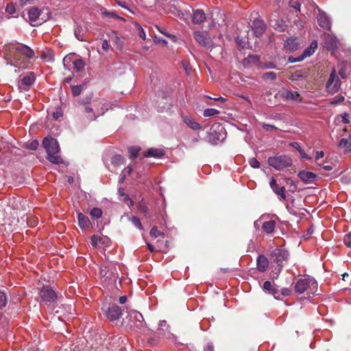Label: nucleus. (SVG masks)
<instances>
[{
    "label": "nucleus",
    "mask_w": 351,
    "mask_h": 351,
    "mask_svg": "<svg viewBox=\"0 0 351 351\" xmlns=\"http://www.w3.org/2000/svg\"><path fill=\"white\" fill-rule=\"evenodd\" d=\"M77 112L82 119L86 121L95 120L98 116L101 115L107 110V106L100 99L93 100L86 97L78 101Z\"/></svg>",
    "instance_id": "f257e3e1"
},
{
    "label": "nucleus",
    "mask_w": 351,
    "mask_h": 351,
    "mask_svg": "<svg viewBox=\"0 0 351 351\" xmlns=\"http://www.w3.org/2000/svg\"><path fill=\"white\" fill-rule=\"evenodd\" d=\"M43 145L47 153V159L53 164H60L62 158L59 155L60 147L57 140L53 137H45Z\"/></svg>",
    "instance_id": "f03ea898"
},
{
    "label": "nucleus",
    "mask_w": 351,
    "mask_h": 351,
    "mask_svg": "<svg viewBox=\"0 0 351 351\" xmlns=\"http://www.w3.org/2000/svg\"><path fill=\"white\" fill-rule=\"evenodd\" d=\"M268 164L276 170L280 171L286 167H291L292 160L291 157L286 155L273 156L269 158Z\"/></svg>",
    "instance_id": "7ed1b4c3"
},
{
    "label": "nucleus",
    "mask_w": 351,
    "mask_h": 351,
    "mask_svg": "<svg viewBox=\"0 0 351 351\" xmlns=\"http://www.w3.org/2000/svg\"><path fill=\"white\" fill-rule=\"evenodd\" d=\"M101 311L105 317L112 322L119 320L123 315L122 309L117 304L104 305Z\"/></svg>",
    "instance_id": "20e7f679"
},
{
    "label": "nucleus",
    "mask_w": 351,
    "mask_h": 351,
    "mask_svg": "<svg viewBox=\"0 0 351 351\" xmlns=\"http://www.w3.org/2000/svg\"><path fill=\"white\" fill-rule=\"evenodd\" d=\"M223 128L220 125H213L206 136V141L212 144L217 145L223 139Z\"/></svg>",
    "instance_id": "39448f33"
},
{
    "label": "nucleus",
    "mask_w": 351,
    "mask_h": 351,
    "mask_svg": "<svg viewBox=\"0 0 351 351\" xmlns=\"http://www.w3.org/2000/svg\"><path fill=\"white\" fill-rule=\"evenodd\" d=\"M40 298L45 304L51 305L58 296L56 291L49 286H43L39 291Z\"/></svg>",
    "instance_id": "423d86ee"
},
{
    "label": "nucleus",
    "mask_w": 351,
    "mask_h": 351,
    "mask_svg": "<svg viewBox=\"0 0 351 351\" xmlns=\"http://www.w3.org/2000/svg\"><path fill=\"white\" fill-rule=\"evenodd\" d=\"M341 87V81L336 73L333 69L330 74L329 79L326 83V90L330 94L336 93Z\"/></svg>",
    "instance_id": "0eeeda50"
},
{
    "label": "nucleus",
    "mask_w": 351,
    "mask_h": 351,
    "mask_svg": "<svg viewBox=\"0 0 351 351\" xmlns=\"http://www.w3.org/2000/svg\"><path fill=\"white\" fill-rule=\"evenodd\" d=\"M289 256L288 251L282 248H276L271 253V258L280 268L287 261Z\"/></svg>",
    "instance_id": "6e6552de"
},
{
    "label": "nucleus",
    "mask_w": 351,
    "mask_h": 351,
    "mask_svg": "<svg viewBox=\"0 0 351 351\" xmlns=\"http://www.w3.org/2000/svg\"><path fill=\"white\" fill-rule=\"evenodd\" d=\"M130 321L132 322L130 327L141 329L144 327L145 322L142 314L135 310L129 312Z\"/></svg>",
    "instance_id": "1a4fd4ad"
},
{
    "label": "nucleus",
    "mask_w": 351,
    "mask_h": 351,
    "mask_svg": "<svg viewBox=\"0 0 351 351\" xmlns=\"http://www.w3.org/2000/svg\"><path fill=\"white\" fill-rule=\"evenodd\" d=\"M194 38L200 45L203 47L206 48H211L213 47V42L212 39L208 35V33L205 32H195Z\"/></svg>",
    "instance_id": "9d476101"
},
{
    "label": "nucleus",
    "mask_w": 351,
    "mask_h": 351,
    "mask_svg": "<svg viewBox=\"0 0 351 351\" xmlns=\"http://www.w3.org/2000/svg\"><path fill=\"white\" fill-rule=\"evenodd\" d=\"M35 75L33 72L27 73L26 75H25L19 81V88L21 91L28 90L35 82Z\"/></svg>",
    "instance_id": "9b49d317"
},
{
    "label": "nucleus",
    "mask_w": 351,
    "mask_h": 351,
    "mask_svg": "<svg viewBox=\"0 0 351 351\" xmlns=\"http://www.w3.org/2000/svg\"><path fill=\"white\" fill-rule=\"evenodd\" d=\"M42 10L37 8H32L28 11V17L30 23L33 26H37L42 24L45 20L40 18Z\"/></svg>",
    "instance_id": "f8f14e48"
},
{
    "label": "nucleus",
    "mask_w": 351,
    "mask_h": 351,
    "mask_svg": "<svg viewBox=\"0 0 351 351\" xmlns=\"http://www.w3.org/2000/svg\"><path fill=\"white\" fill-rule=\"evenodd\" d=\"M13 49L16 51L17 54H21L27 58L32 59L35 57L34 50L25 45L18 44L13 47Z\"/></svg>",
    "instance_id": "ddd939ff"
},
{
    "label": "nucleus",
    "mask_w": 351,
    "mask_h": 351,
    "mask_svg": "<svg viewBox=\"0 0 351 351\" xmlns=\"http://www.w3.org/2000/svg\"><path fill=\"white\" fill-rule=\"evenodd\" d=\"M265 216H261L258 220L254 222V226H258V223L262 224V228L266 234H271L276 228V221L274 220L263 221Z\"/></svg>",
    "instance_id": "4468645a"
},
{
    "label": "nucleus",
    "mask_w": 351,
    "mask_h": 351,
    "mask_svg": "<svg viewBox=\"0 0 351 351\" xmlns=\"http://www.w3.org/2000/svg\"><path fill=\"white\" fill-rule=\"evenodd\" d=\"M311 282L312 280L310 278H300L294 286L295 291L298 294L303 293L308 289Z\"/></svg>",
    "instance_id": "2eb2a0df"
},
{
    "label": "nucleus",
    "mask_w": 351,
    "mask_h": 351,
    "mask_svg": "<svg viewBox=\"0 0 351 351\" xmlns=\"http://www.w3.org/2000/svg\"><path fill=\"white\" fill-rule=\"evenodd\" d=\"M280 97L286 100H291L298 102L302 101V98L297 91H291L287 89H284L279 92Z\"/></svg>",
    "instance_id": "dca6fc26"
},
{
    "label": "nucleus",
    "mask_w": 351,
    "mask_h": 351,
    "mask_svg": "<svg viewBox=\"0 0 351 351\" xmlns=\"http://www.w3.org/2000/svg\"><path fill=\"white\" fill-rule=\"evenodd\" d=\"M323 40L324 43V47L328 51H333L337 47V38L329 34H324L323 35Z\"/></svg>",
    "instance_id": "f3484780"
},
{
    "label": "nucleus",
    "mask_w": 351,
    "mask_h": 351,
    "mask_svg": "<svg viewBox=\"0 0 351 351\" xmlns=\"http://www.w3.org/2000/svg\"><path fill=\"white\" fill-rule=\"evenodd\" d=\"M269 185L273 191L278 195L280 196V197L285 200L287 198L286 193H285V186H279L277 184V181L275 178H271Z\"/></svg>",
    "instance_id": "a211bd4d"
},
{
    "label": "nucleus",
    "mask_w": 351,
    "mask_h": 351,
    "mask_svg": "<svg viewBox=\"0 0 351 351\" xmlns=\"http://www.w3.org/2000/svg\"><path fill=\"white\" fill-rule=\"evenodd\" d=\"M266 25L262 20H254L252 23V29L256 37H259L265 32Z\"/></svg>",
    "instance_id": "6ab92c4d"
},
{
    "label": "nucleus",
    "mask_w": 351,
    "mask_h": 351,
    "mask_svg": "<svg viewBox=\"0 0 351 351\" xmlns=\"http://www.w3.org/2000/svg\"><path fill=\"white\" fill-rule=\"evenodd\" d=\"M298 176L300 180L306 184L313 182L317 178V176L315 173L306 171H300Z\"/></svg>",
    "instance_id": "aec40b11"
},
{
    "label": "nucleus",
    "mask_w": 351,
    "mask_h": 351,
    "mask_svg": "<svg viewBox=\"0 0 351 351\" xmlns=\"http://www.w3.org/2000/svg\"><path fill=\"white\" fill-rule=\"evenodd\" d=\"M317 48V42L316 40H313V42H311L310 47L305 49L303 51V53L300 56H299L296 60L301 61L304 58L311 56L315 51Z\"/></svg>",
    "instance_id": "412c9836"
},
{
    "label": "nucleus",
    "mask_w": 351,
    "mask_h": 351,
    "mask_svg": "<svg viewBox=\"0 0 351 351\" xmlns=\"http://www.w3.org/2000/svg\"><path fill=\"white\" fill-rule=\"evenodd\" d=\"M309 75L308 69L296 70L292 73L289 77V80L292 81H298L306 79Z\"/></svg>",
    "instance_id": "4be33fe9"
},
{
    "label": "nucleus",
    "mask_w": 351,
    "mask_h": 351,
    "mask_svg": "<svg viewBox=\"0 0 351 351\" xmlns=\"http://www.w3.org/2000/svg\"><path fill=\"white\" fill-rule=\"evenodd\" d=\"M269 266V261L264 255H259L256 259V267L261 272H265Z\"/></svg>",
    "instance_id": "5701e85b"
},
{
    "label": "nucleus",
    "mask_w": 351,
    "mask_h": 351,
    "mask_svg": "<svg viewBox=\"0 0 351 351\" xmlns=\"http://www.w3.org/2000/svg\"><path fill=\"white\" fill-rule=\"evenodd\" d=\"M317 23L321 27L326 30H329L331 27L330 21L325 13H319L318 14Z\"/></svg>",
    "instance_id": "b1692460"
},
{
    "label": "nucleus",
    "mask_w": 351,
    "mask_h": 351,
    "mask_svg": "<svg viewBox=\"0 0 351 351\" xmlns=\"http://www.w3.org/2000/svg\"><path fill=\"white\" fill-rule=\"evenodd\" d=\"M165 152L163 149L159 148H149L143 152L144 157L161 158L165 155Z\"/></svg>",
    "instance_id": "393cba45"
},
{
    "label": "nucleus",
    "mask_w": 351,
    "mask_h": 351,
    "mask_svg": "<svg viewBox=\"0 0 351 351\" xmlns=\"http://www.w3.org/2000/svg\"><path fill=\"white\" fill-rule=\"evenodd\" d=\"M206 19V14L202 10L197 9L194 11L192 17L193 23L195 24H201Z\"/></svg>",
    "instance_id": "a878e982"
},
{
    "label": "nucleus",
    "mask_w": 351,
    "mask_h": 351,
    "mask_svg": "<svg viewBox=\"0 0 351 351\" xmlns=\"http://www.w3.org/2000/svg\"><path fill=\"white\" fill-rule=\"evenodd\" d=\"M78 224L82 229H88L90 226V221L87 216L82 213L77 215Z\"/></svg>",
    "instance_id": "bb28decb"
},
{
    "label": "nucleus",
    "mask_w": 351,
    "mask_h": 351,
    "mask_svg": "<svg viewBox=\"0 0 351 351\" xmlns=\"http://www.w3.org/2000/svg\"><path fill=\"white\" fill-rule=\"evenodd\" d=\"M30 64L29 60L20 58L17 57V54L14 56L13 64L14 66L18 67L19 69H25L28 68Z\"/></svg>",
    "instance_id": "cd10ccee"
},
{
    "label": "nucleus",
    "mask_w": 351,
    "mask_h": 351,
    "mask_svg": "<svg viewBox=\"0 0 351 351\" xmlns=\"http://www.w3.org/2000/svg\"><path fill=\"white\" fill-rule=\"evenodd\" d=\"M263 289L267 291L269 293L272 294L276 298H278V290L271 285L270 281H265L263 283Z\"/></svg>",
    "instance_id": "c85d7f7f"
},
{
    "label": "nucleus",
    "mask_w": 351,
    "mask_h": 351,
    "mask_svg": "<svg viewBox=\"0 0 351 351\" xmlns=\"http://www.w3.org/2000/svg\"><path fill=\"white\" fill-rule=\"evenodd\" d=\"M183 120L184 123L192 130H197L201 128V125L199 123L196 122L193 119L189 117H183Z\"/></svg>",
    "instance_id": "c756f323"
},
{
    "label": "nucleus",
    "mask_w": 351,
    "mask_h": 351,
    "mask_svg": "<svg viewBox=\"0 0 351 351\" xmlns=\"http://www.w3.org/2000/svg\"><path fill=\"white\" fill-rule=\"evenodd\" d=\"M338 147L344 148L347 152H351V136L348 138H341L338 143Z\"/></svg>",
    "instance_id": "7c9ffc66"
},
{
    "label": "nucleus",
    "mask_w": 351,
    "mask_h": 351,
    "mask_svg": "<svg viewBox=\"0 0 351 351\" xmlns=\"http://www.w3.org/2000/svg\"><path fill=\"white\" fill-rule=\"evenodd\" d=\"M73 69L77 71H81L84 69L85 63L81 58L76 59L73 61Z\"/></svg>",
    "instance_id": "2f4dec72"
},
{
    "label": "nucleus",
    "mask_w": 351,
    "mask_h": 351,
    "mask_svg": "<svg viewBox=\"0 0 351 351\" xmlns=\"http://www.w3.org/2000/svg\"><path fill=\"white\" fill-rule=\"evenodd\" d=\"M285 47L289 50L294 51L297 49L295 39L289 38L285 41Z\"/></svg>",
    "instance_id": "473e14b6"
},
{
    "label": "nucleus",
    "mask_w": 351,
    "mask_h": 351,
    "mask_svg": "<svg viewBox=\"0 0 351 351\" xmlns=\"http://www.w3.org/2000/svg\"><path fill=\"white\" fill-rule=\"evenodd\" d=\"M141 147L138 146H132L129 147L128 152L130 154V158H136L138 156Z\"/></svg>",
    "instance_id": "72a5a7b5"
},
{
    "label": "nucleus",
    "mask_w": 351,
    "mask_h": 351,
    "mask_svg": "<svg viewBox=\"0 0 351 351\" xmlns=\"http://www.w3.org/2000/svg\"><path fill=\"white\" fill-rule=\"evenodd\" d=\"M111 162L113 165L119 166L124 162V158L120 154H116L112 158Z\"/></svg>",
    "instance_id": "f704fd0d"
},
{
    "label": "nucleus",
    "mask_w": 351,
    "mask_h": 351,
    "mask_svg": "<svg viewBox=\"0 0 351 351\" xmlns=\"http://www.w3.org/2000/svg\"><path fill=\"white\" fill-rule=\"evenodd\" d=\"M90 215L93 219H99L102 216V210L99 208H94L90 210Z\"/></svg>",
    "instance_id": "c9c22d12"
},
{
    "label": "nucleus",
    "mask_w": 351,
    "mask_h": 351,
    "mask_svg": "<svg viewBox=\"0 0 351 351\" xmlns=\"http://www.w3.org/2000/svg\"><path fill=\"white\" fill-rule=\"evenodd\" d=\"M219 114V111L214 108H206L204 110V116L206 117H213Z\"/></svg>",
    "instance_id": "e433bc0d"
},
{
    "label": "nucleus",
    "mask_w": 351,
    "mask_h": 351,
    "mask_svg": "<svg viewBox=\"0 0 351 351\" xmlns=\"http://www.w3.org/2000/svg\"><path fill=\"white\" fill-rule=\"evenodd\" d=\"M345 100L344 96L338 95L335 97L332 98L329 103L332 105H337L341 104Z\"/></svg>",
    "instance_id": "4c0bfd02"
},
{
    "label": "nucleus",
    "mask_w": 351,
    "mask_h": 351,
    "mask_svg": "<svg viewBox=\"0 0 351 351\" xmlns=\"http://www.w3.org/2000/svg\"><path fill=\"white\" fill-rule=\"evenodd\" d=\"M138 210L140 213L146 214L148 212V206L146 202L141 201L138 204Z\"/></svg>",
    "instance_id": "58836bf2"
},
{
    "label": "nucleus",
    "mask_w": 351,
    "mask_h": 351,
    "mask_svg": "<svg viewBox=\"0 0 351 351\" xmlns=\"http://www.w3.org/2000/svg\"><path fill=\"white\" fill-rule=\"evenodd\" d=\"M130 221L139 230H143V229L142 223H141L140 219L137 217L133 216L130 219Z\"/></svg>",
    "instance_id": "ea45409f"
},
{
    "label": "nucleus",
    "mask_w": 351,
    "mask_h": 351,
    "mask_svg": "<svg viewBox=\"0 0 351 351\" xmlns=\"http://www.w3.org/2000/svg\"><path fill=\"white\" fill-rule=\"evenodd\" d=\"M8 299L5 293L3 291H0V308L5 307L7 304Z\"/></svg>",
    "instance_id": "a19ab883"
},
{
    "label": "nucleus",
    "mask_w": 351,
    "mask_h": 351,
    "mask_svg": "<svg viewBox=\"0 0 351 351\" xmlns=\"http://www.w3.org/2000/svg\"><path fill=\"white\" fill-rule=\"evenodd\" d=\"M82 89H83V86L82 85L73 86L71 87L73 95L75 97L78 96L81 93Z\"/></svg>",
    "instance_id": "79ce46f5"
},
{
    "label": "nucleus",
    "mask_w": 351,
    "mask_h": 351,
    "mask_svg": "<svg viewBox=\"0 0 351 351\" xmlns=\"http://www.w3.org/2000/svg\"><path fill=\"white\" fill-rule=\"evenodd\" d=\"M102 15L105 17H108V18H114V19H121V20H123V19L122 17H120L115 12H102Z\"/></svg>",
    "instance_id": "37998d69"
},
{
    "label": "nucleus",
    "mask_w": 351,
    "mask_h": 351,
    "mask_svg": "<svg viewBox=\"0 0 351 351\" xmlns=\"http://www.w3.org/2000/svg\"><path fill=\"white\" fill-rule=\"evenodd\" d=\"M250 165L254 169H258L260 167L261 164L255 158H252L249 160Z\"/></svg>",
    "instance_id": "c03bdc74"
},
{
    "label": "nucleus",
    "mask_w": 351,
    "mask_h": 351,
    "mask_svg": "<svg viewBox=\"0 0 351 351\" xmlns=\"http://www.w3.org/2000/svg\"><path fill=\"white\" fill-rule=\"evenodd\" d=\"M338 118H341V122L344 124H348L350 123V120H349L350 115L348 113H343V114H339L337 117V119Z\"/></svg>",
    "instance_id": "a18cd8bd"
},
{
    "label": "nucleus",
    "mask_w": 351,
    "mask_h": 351,
    "mask_svg": "<svg viewBox=\"0 0 351 351\" xmlns=\"http://www.w3.org/2000/svg\"><path fill=\"white\" fill-rule=\"evenodd\" d=\"M135 25L136 26V27L138 29V36H139V37L141 38L142 39L145 40L146 38V35H145V32L144 29L137 23H135Z\"/></svg>",
    "instance_id": "49530a36"
},
{
    "label": "nucleus",
    "mask_w": 351,
    "mask_h": 351,
    "mask_svg": "<svg viewBox=\"0 0 351 351\" xmlns=\"http://www.w3.org/2000/svg\"><path fill=\"white\" fill-rule=\"evenodd\" d=\"M133 171L132 166L128 165L126 167L122 172V180L125 179L126 175H130Z\"/></svg>",
    "instance_id": "de8ad7c7"
},
{
    "label": "nucleus",
    "mask_w": 351,
    "mask_h": 351,
    "mask_svg": "<svg viewBox=\"0 0 351 351\" xmlns=\"http://www.w3.org/2000/svg\"><path fill=\"white\" fill-rule=\"evenodd\" d=\"M263 77L265 79H269L271 80H274L276 79V74L273 71L267 72L263 75Z\"/></svg>",
    "instance_id": "09e8293b"
},
{
    "label": "nucleus",
    "mask_w": 351,
    "mask_h": 351,
    "mask_svg": "<svg viewBox=\"0 0 351 351\" xmlns=\"http://www.w3.org/2000/svg\"><path fill=\"white\" fill-rule=\"evenodd\" d=\"M343 242L347 247H351V232L345 235Z\"/></svg>",
    "instance_id": "8fccbe9b"
},
{
    "label": "nucleus",
    "mask_w": 351,
    "mask_h": 351,
    "mask_svg": "<svg viewBox=\"0 0 351 351\" xmlns=\"http://www.w3.org/2000/svg\"><path fill=\"white\" fill-rule=\"evenodd\" d=\"M204 351H215V346L213 342L208 341L204 347Z\"/></svg>",
    "instance_id": "3c124183"
},
{
    "label": "nucleus",
    "mask_w": 351,
    "mask_h": 351,
    "mask_svg": "<svg viewBox=\"0 0 351 351\" xmlns=\"http://www.w3.org/2000/svg\"><path fill=\"white\" fill-rule=\"evenodd\" d=\"M38 146V141L36 140H34V141H32L31 143H29L27 145V147L31 150H36L37 149Z\"/></svg>",
    "instance_id": "603ef678"
},
{
    "label": "nucleus",
    "mask_w": 351,
    "mask_h": 351,
    "mask_svg": "<svg viewBox=\"0 0 351 351\" xmlns=\"http://www.w3.org/2000/svg\"><path fill=\"white\" fill-rule=\"evenodd\" d=\"M149 234L152 237L156 238L161 234V232L157 229L156 227H153L151 229Z\"/></svg>",
    "instance_id": "864d4df0"
},
{
    "label": "nucleus",
    "mask_w": 351,
    "mask_h": 351,
    "mask_svg": "<svg viewBox=\"0 0 351 351\" xmlns=\"http://www.w3.org/2000/svg\"><path fill=\"white\" fill-rule=\"evenodd\" d=\"M5 11L10 14H12L15 12V6L12 3L8 4L5 8Z\"/></svg>",
    "instance_id": "5fc2aeb1"
},
{
    "label": "nucleus",
    "mask_w": 351,
    "mask_h": 351,
    "mask_svg": "<svg viewBox=\"0 0 351 351\" xmlns=\"http://www.w3.org/2000/svg\"><path fill=\"white\" fill-rule=\"evenodd\" d=\"M53 118L55 119V120H58L60 117H61L62 116V112L61 110V109L60 108H58L56 112H53Z\"/></svg>",
    "instance_id": "6e6d98bb"
},
{
    "label": "nucleus",
    "mask_w": 351,
    "mask_h": 351,
    "mask_svg": "<svg viewBox=\"0 0 351 351\" xmlns=\"http://www.w3.org/2000/svg\"><path fill=\"white\" fill-rule=\"evenodd\" d=\"M174 9H175L176 11L171 10V12L173 14H174L177 16H178L180 19H184L185 18V14H184V13L183 12H182L180 10H177L176 8H174Z\"/></svg>",
    "instance_id": "4d7b16f0"
},
{
    "label": "nucleus",
    "mask_w": 351,
    "mask_h": 351,
    "mask_svg": "<svg viewBox=\"0 0 351 351\" xmlns=\"http://www.w3.org/2000/svg\"><path fill=\"white\" fill-rule=\"evenodd\" d=\"M101 47L104 50H105L106 51H108L110 47V45L108 43V41L106 40V39H104L103 41H102V45H101Z\"/></svg>",
    "instance_id": "13d9d810"
},
{
    "label": "nucleus",
    "mask_w": 351,
    "mask_h": 351,
    "mask_svg": "<svg viewBox=\"0 0 351 351\" xmlns=\"http://www.w3.org/2000/svg\"><path fill=\"white\" fill-rule=\"evenodd\" d=\"M99 237L96 235H93L91 237V244L93 246L96 247L97 245L98 241H99Z\"/></svg>",
    "instance_id": "bf43d9fd"
},
{
    "label": "nucleus",
    "mask_w": 351,
    "mask_h": 351,
    "mask_svg": "<svg viewBox=\"0 0 351 351\" xmlns=\"http://www.w3.org/2000/svg\"><path fill=\"white\" fill-rule=\"evenodd\" d=\"M34 0H19L20 5L23 7L27 5L32 4Z\"/></svg>",
    "instance_id": "052dcab7"
},
{
    "label": "nucleus",
    "mask_w": 351,
    "mask_h": 351,
    "mask_svg": "<svg viewBox=\"0 0 351 351\" xmlns=\"http://www.w3.org/2000/svg\"><path fill=\"white\" fill-rule=\"evenodd\" d=\"M263 128L265 130H277V128L273 125H271V124H267V123H263Z\"/></svg>",
    "instance_id": "680f3d73"
},
{
    "label": "nucleus",
    "mask_w": 351,
    "mask_h": 351,
    "mask_svg": "<svg viewBox=\"0 0 351 351\" xmlns=\"http://www.w3.org/2000/svg\"><path fill=\"white\" fill-rule=\"evenodd\" d=\"M165 326L169 327V326H167V322L165 320L160 321L159 323V328L158 329V332L160 333V331L163 330V327Z\"/></svg>",
    "instance_id": "e2e57ef3"
},
{
    "label": "nucleus",
    "mask_w": 351,
    "mask_h": 351,
    "mask_svg": "<svg viewBox=\"0 0 351 351\" xmlns=\"http://www.w3.org/2000/svg\"><path fill=\"white\" fill-rule=\"evenodd\" d=\"M281 295L284 296H288L291 294V290L288 288H283L280 291Z\"/></svg>",
    "instance_id": "0e129e2a"
},
{
    "label": "nucleus",
    "mask_w": 351,
    "mask_h": 351,
    "mask_svg": "<svg viewBox=\"0 0 351 351\" xmlns=\"http://www.w3.org/2000/svg\"><path fill=\"white\" fill-rule=\"evenodd\" d=\"M289 145L293 148H295V149H297L298 151V152H300V150H302V149L300 147V145L297 142H293V143H291L289 144Z\"/></svg>",
    "instance_id": "69168bd1"
},
{
    "label": "nucleus",
    "mask_w": 351,
    "mask_h": 351,
    "mask_svg": "<svg viewBox=\"0 0 351 351\" xmlns=\"http://www.w3.org/2000/svg\"><path fill=\"white\" fill-rule=\"evenodd\" d=\"M291 6L296 10L300 11V4L298 1L291 2Z\"/></svg>",
    "instance_id": "338daca9"
},
{
    "label": "nucleus",
    "mask_w": 351,
    "mask_h": 351,
    "mask_svg": "<svg viewBox=\"0 0 351 351\" xmlns=\"http://www.w3.org/2000/svg\"><path fill=\"white\" fill-rule=\"evenodd\" d=\"M324 156V153L323 151H317L316 152V155H315V160H317L322 158H323Z\"/></svg>",
    "instance_id": "774afa93"
}]
</instances>
